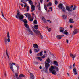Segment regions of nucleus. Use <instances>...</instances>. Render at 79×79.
Wrapping results in <instances>:
<instances>
[{"mask_svg":"<svg viewBox=\"0 0 79 79\" xmlns=\"http://www.w3.org/2000/svg\"><path fill=\"white\" fill-rule=\"evenodd\" d=\"M73 7V5H71L70 7L68 6H66V10L68 11L69 12H71L72 11H73V10L71 9V8H72Z\"/></svg>","mask_w":79,"mask_h":79,"instance_id":"nucleus-1","label":"nucleus"},{"mask_svg":"<svg viewBox=\"0 0 79 79\" xmlns=\"http://www.w3.org/2000/svg\"><path fill=\"white\" fill-rule=\"evenodd\" d=\"M49 70L50 71V73H52V74L54 75H56L57 73L55 71V70H54L53 69H49Z\"/></svg>","mask_w":79,"mask_h":79,"instance_id":"nucleus-2","label":"nucleus"},{"mask_svg":"<svg viewBox=\"0 0 79 79\" xmlns=\"http://www.w3.org/2000/svg\"><path fill=\"white\" fill-rule=\"evenodd\" d=\"M9 65L11 70L12 71L14 72V69H13V65H16V64L13 62H12V63L10 62Z\"/></svg>","mask_w":79,"mask_h":79,"instance_id":"nucleus-3","label":"nucleus"},{"mask_svg":"<svg viewBox=\"0 0 79 79\" xmlns=\"http://www.w3.org/2000/svg\"><path fill=\"white\" fill-rule=\"evenodd\" d=\"M50 69H56V71H58L59 70L58 69V67L56 66H51Z\"/></svg>","mask_w":79,"mask_h":79,"instance_id":"nucleus-4","label":"nucleus"},{"mask_svg":"<svg viewBox=\"0 0 79 79\" xmlns=\"http://www.w3.org/2000/svg\"><path fill=\"white\" fill-rule=\"evenodd\" d=\"M21 15H22V14H21V13L19 11V10H18L17 12V15H16V18L18 19Z\"/></svg>","mask_w":79,"mask_h":79,"instance_id":"nucleus-5","label":"nucleus"},{"mask_svg":"<svg viewBox=\"0 0 79 79\" xmlns=\"http://www.w3.org/2000/svg\"><path fill=\"white\" fill-rule=\"evenodd\" d=\"M79 32V29H75L74 31L73 32V35H75V34H77V33Z\"/></svg>","mask_w":79,"mask_h":79,"instance_id":"nucleus-6","label":"nucleus"},{"mask_svg":"<svg viewBox=\"0 0 79 79\" xmlns=\"http://www.w3.org/2000/svg\"><path fill=\"white\" fill-rule=\"evenodd\" d=\"M26 30H27V32H30V34H29L28 35H30V34H31V35H33L34 34L33 33V32H32L31 30V29L29 28L28 29H25Z\"/></svg>","mask_w":79,"mask_h":79,"instance_id":"nucleus-7","label":"nucleus"},{"mask_svg":"<svg viewBox=\"0 0 79 79\" xmlns=\"http://www.w3.org/2000/svg\"><path fill=\"white\" fill-rule=\"evenodd\" d=\"M35 10V6L34 5H31V12H33L34 10Z\"/></svg>","mask_w":79,"mask_h":79,"instance_id":"nucleus-8","label":"nucleus"},{"mask_svg":"<svg viewBox=\"0 0 79 79\" xmlns=\"http://www.w3.org/2000/svg\"><path fill=\"white\" fill-rule=\"evenodd\" d=\"M70 56L73 59V60H74V58L76 56V55H73L72 54H70Z\"/></svg>","mask_w":79,"mask_h":79,"instance_id":"nucleus-9","label":"nucleus"},{"mask_svg":"<svg viewBox=\"0 0 79 79\" xmlns=\"http://www.w3.org/2000/svg\"><path fill=\"white\" fill-rule=\"evenodd\" d=\"M63 36H64V35L63 36V35H58L56 36V38L58 40H61V38H62V37H63Z\"/></svg>","mask_w":79,"mask_h":79,"instance_id":"nucleus-10","label":"nucleus"},{"mask_svg":"<svg viewBox=\"0 0 79 79\" xmlns=\"http://www.w3.org/2000/svg\"><path fill=\"white\" fill-rule=\"evenodd\" d=\"M7 42H10V35L9 34V32H7Z\"/></svg>","mask_w":79,"mask_h":79,"instance_id":"nucleus-11","label":"nucleus"},{"mask_svg":"<svg viewBox=\"0 0 79 79\" xmlns=\"http://www.w3.org/2000/svg\"><path fill=\"white\" fill-rule=\"evenodd\" d=\"M30 79H34V74H32V73H30Z\"/></svg>","mask_w":79,"mask_h":79,"instance_id":"nucleus-12","label":"nucleus"},{"mask_svg":"<svg viewBox=\"0 0 79 79\" xmlns=\"http://www.w3.org/2000/svg\"><path fill=\"white\" fill-rule=\"evenodd\" d=\"M63 7V4L61 3L59 4L58 6V7L59 9H61Z\"/></svg>","mask_w":79,"mask_h":79,"instance_id":"nucleus-13","label":"nucleus"},{"mask_svg":"<svg viewBox=\"0 0 79 79\" xmlns=\"http://www.w3.org/2000/svg\"><path fill=\"white\" fill-rule=\"evenodd\" d=\"M33 47L35 49L38 48L39 47V46H38V45L36 44H33Z\"/></svg>","mask_w":79,"mask_h":79,"instance_id":"nucleus-14","label":"nucleus"},{"mask_svg":"<svg viewBox=\"0 0 79 79\" xmlns=\"http://www.w3.org/2000/svg\"><path fill=\"white\" fill-rule=\"evenodd\" d=\"M24 25L26 27V28H27V29H30L29 28V25L27 23H25L24 24Z\"/></svg>","mask_w":79,"mask_h":79,"instance_id":"nucleus-15","label":"nucleus"},{"mask_svg":"<svg viewBox=\"0 0 79 79\" xmlns=\"http://www.w3.org/2000/svg\"><path fill=\"white\" fill-rule=\"evenodd\" d=\"M50 64H49V63H46L45 64V67L46 68L48 69V68L50 67Z\"/></svg>","mask_w":79,"mask_h":79,"instance_id":"nucleus-16","label":"nucleus"},{"mask_svg":"<svg viewBox=\"0 0 79 79\" xmlns=\"http://www.w3.org/2000/svg\"><path fill=\"white\" fill-rule=\"evenodd\" d=\"M24 15H25V16H26L27 18H30V14H29V13L25 14Z\"/></svg>","mask_w":79,"mask_h":79,"instance_id":"nucleus-17","label":"nucleus"},{"mask_svg":"<svg viewBox=\"0 0 79 79\" xmlns=\"http://www.w3.org/2000/svg\"><path fill=\"white\" fill-rule=\"evenodd\" d=\"M43 52V51H41V52L40 53H39L37 54V56H42L43 55V54H42Z\"/></svg>","mask_w":79,"mask_h":79,"instance_id":"nucleus-18","label":"nucleus"},{"mask_svg":"<svg viewBox=\"0 0 79 79\" xmlns=\"http://www.w3.org/2000/svg\"><path fill=\"white\" fill-rule=\"evenodd\" d=\"M53 64L55 66H58V62L56 61H55V60L54 61Z\"/></svg>","mask_w":79,"mask_h":79,"instance_id":"nucleus-19","label":"nucleus"},{"mask_svg":"<svg viewBox=\"0 0 79 79\" xmlns=\"http://www.w3.org/2000/svg\"><path fill=\"white\" fill-rule=\"evenodd\" d=\"M61 9L63 12H64V13L66 12V9L64 6H63V7L62 8H61Z\"/></svg>","mask_w":79,"mask_h":79,"instance_id":"nucleus-20","label":"nucleus"},{"mask_svg":"<svg viewBox=\"0 0 79 79\" xmlns=\"http://www.w3.org/2000/svg\"><path fill=\"white\" fill-rule=\"evenodd\" d=\"M64 31V29L62 27H60V32H63Z\"/></svg>","mask_w":79,"mask_h":79,"instance_id":"nucleus-21","label":"nucleus"},{"mask_svg":"<svg viewBox=\"0 0 79 79\" xmlns=\"http://www.w3.org/2000/svg\"><path fill=\"white\" fill-rule=\"evenodd\" d=\"M19 19L20 20H22V19H23L24 18V16L23 15H20L19 17Z\"/></svg>","mask_w":79,"mask_h":79,"instance_id":"nucleus-22","label":"nucleus"},{"mask_svg":"<svg viewBox=\"0 0 79 79\" xmlns=\"http://www.w3.org/2000/svg\"><path fill=\"white\" fill-rule=\"evenodd\" d=\"M42 21L44 22L45 23H47V21H46V19H45V18L44 17H42Z\"/></svg>","mask_w":79,"mask_h":79,"instance_id":"nucleus-23","label":"nucleus"},{"mask_svg":"<svg viewBox=\"0 0 79 79\" xmlns=\"http://www.w3.org/2000/svg\"><path fill=\"white\" fill-rule=\"evenodd\" d=\"M34 28L35 29H39V27L38 26V25H35L34 26Z\"/></svg>","mask_w":79,"mask_h":79,"instance_id":"nucleus-24","label":"nucleus"},{"mask_svg":"<svg viewBox=\"0 0 79 79\" xmlns=\"http://www.w3.org/2000/svg\"><path fill=\"white\" fill-rule=\"evenodd\" d=\"M37 7L38 10H41L40 6V3L39 2H38V4L37 5Z\"/></svg>","mask_w":79,"mask_h":79,"instance_id":"nucleus-25","label":"nucleus"},{"mask_svg":"<svg viewBox=\"0 0 79 79\" xmlns=\"http://www.w3.org/2000/svg\"><path fill=\"white\" fill-rule=\"evenodd\" d=\"M46 62H47V63H50V62H51V60H50V59L49 58H48L46 59Z\"/></svg>","mask_w":79,"mask_h":79,"instance_id":"nucleus-26","label":"nucleus"},{"mask_svg":"<svg viewBox=\"0 0 79 79\" xmlns=\"http://www.w3.org/2000/svg\"><path fill=\"white\" fill-rule=\"evenodd\" d=\"M69 22H70V23H74V22L73 21V19L71 18L69 20Z\"/></svg>","mask_w":79,"mask_h":79,"instance_id":"nucleus-27","label":"nucleus"},{"mask_svg":"<svg viewBox=\"0 0 79 79\" xmlns=\"http://www.w3.org/2000/svg\"><path fill=\"white\" fill-rule=\"evenodd\" d=\"M40 35V39H43V36H42V34L40 33V32L39 34H38V35Z\"/></svg>","mask_w":79,"mask_h":79,"instance_id":"nucleus-28","label":"nucleus"},{"mask_svg":"<svg viewBox=\"0 0 79 79\" xmlns=\"http://www.w3.org/2000/svg\"><path fill=\"white\" fill-rule=\"evenodd\" d=\"M62 17L64 19H66V18L67 17V16H66L65 15H62Z\"/></svg>","mask_w":79,"mask_h":79,"instance_id":"nucleus-29","label":"nucleus"},{"mask_svg":"<svg viewBox=\"0 0 79 79\" xmlns=\"http://www.w3.org/2000/svg\"><path fill=\"white\" fill-rule=\"evenodd\" d=\"M40 49H34V51L35 52H37V53H38V52H39V50H40Z\"/></svg>","mask_w":79,"mask_h":79,"instance_id":"nucleus-30","label":"nucleus"},{"mask_svg":"<svg viewBox=\"0 0 79 79\" xmlns=\"http://www.w3.org/2000/svg\"><path fill=\"white\" fill-rule=\"evenodd\" d=\"M52 3L51 2H49L48 3V4H47L46 6L48 7V6H52Z\"/></svg>","mask_w":79,"mask_h":79,"instance_id":"nucleus-31","label":"nucleus"},{"mask_svg":"<svg viewBox=\"0 0 79 79\" xmlns=\"http://www.w3.org/2000/svg\"><path fill=\"white\" fill-rule=\"evenodd\" d=\"M34 32H35V33L36 34H39V32H40L39 31L35 30H34Z\"/></svg>","mask_w":79,"mask_h":79,"instance_id":"nucleus-32","label":"nucleus"},{"mask_svg":"<svg viewBox=\"0 0 79 79\" xmlns=\"http://www.w3.org/2000/svg\"><path fill=\"white\" fill-rule=\"evenodd\" d=\"M23 21L24 23V24H27V21L25 19H24V20H23Z\"/></svg>","mask_w":79,"mask_h":79,"instance_id":"nucleus-33","label":"nucleus"},{"mask_svg":"<svg viewBox=\"0 0 79 79\" xmlns=\"http://www.w3.org/2000/svg\"><path fill=\"white\" fill-rule=\"evenodd\" d=\"M6 53L7 55V56L8 57V59H10V57H9V55H8V51H7V50H6Z\"/></svg>","mask_w":79,"mask_h":79,"instance_id":"nucleus-34","label":"nucleus"},{"mask_svg":"<svg viewBox=\"0 0 79 79\" xmlns=\"http://www.w3.org/2000/svg\"><path fill=\"white\" fill-rule=\"evenodd\" d=\"M25 76L24 75V74H20L19 76V77H20V78L22 77H24Z\"/></svg>","mask_w":79,"mask_h":79,"instance_id":"nucleus-35","label":"nucleus"},{"mask_svg":"<svg viewBox=\"0 0 79 79\" xmlns=\"http://www.w3.org/2000/svg\"><path fill=\"white\" fill-rule=\"evenodd\" d=\"M44 8L45 10L46 11H47V6L45 5V3H44Z\"/></svg>","mask_w":79,"mask_h":79,"instance_id":"nucleus-36","label":"nucleus"},{"mask_svg":"<svg viewBox=\"0 0 79 79\" xmlns=\"http://www.w3.org/2000/svg\"><path fill=\"white\" fill-rule=\"evenodd\" d=\"M33 23L35 24H37V21L36 20H35Z\"/></svg>","mask_w":79,"mask_h":79,"instance_id":"nucleus-37","label":"nucleus"},{"mask_svg":"<svg viewBox=\"0 0 79 79\" xmlns=\"http://www.w3.org/2000/svg\"><path fill=\"white\" fill-rule=\"evenodd\" d=\"M29 3H30V5H32L33 4V3L32 2V1L31 0H30L29 2Z\"/></svg>","mask_w":79,"mask_h":79,"instance_id":"nucleus-38","label":"nucleus"},{"mask_svg":"<svg viewBox=\"0 0 79 79\" xmlns=\"http://www.w3.org/2000/svg\"><path fill=\"white\" fill-rule=\"evenodd\" d=\"M4 43L5 44H6H6H7V39H5L4 40Z\"/></svg>","mask_w":79,"mask_h":79,"instance_id":"nucleus-39","label":"nucleus"},{"mask_svg":"<svg viewBox=\"0 0 79 79\" xmlns=\"http://www.w3.org/2000/svg\"><path fill=\"white\" fill-rule=\"evenodd\" d=\"M64 34H66V35H68V32H67V30H65V31L64 32Z\"/></svg>","mask_w":79,"mask_h":79,"instance_id":"nucleus-40","label":"nucleus"},{"mask_svg":"<svg viewBox=\"0 0 79 79\" xmlns=\"http://www.w3.org/2000/svg\"><path fill=\"white\" fill-rule=\"evenodd\" d=\"M28 19L30 21H32L34 20V19L32 18H31L30 19H29V18H28Z\"/></svg>","mask_w":79,"mask_h":79,"instance_id":"nucleus-41","label":"nucleus"},{"mask_svg":"<svg viewBox=\"0 0 79 79\" xmlns=\"http://www.w3.org/2000/svg\"><path fill=\"white\" fill-rule=\"evenodd\" d=\"M27 11H29V6H27Z\"/></svg>","mask_w":79,"mask_h":79,"instance_id":"nucleus-42","label":"nucleus"},{"mask_svg":"<svg viewBox=\"0 0 79 79\" xmlns=\"http://www.w3.org/2000/svg\"><path fill=\"white\" fill-rule=\"evenodd\" d=\"M55 5H57L58 4V1L56 0H55Z\"/></svg>","mask_w":79,"mask_h":79,"instance_id":"nucleus-43","label":"nucleus"},{"mask_svg":"<svg viewBox=\"0 0 79 79\" xmlns=\"http://www.w3.org/2000/svg\"><path fill=\"white\" fill-rule=\"evenodd\" d=\"M42 58H45V54H44L43 56L42 57Z\"/></svg>","mask_w":79,"mask_h":79,"instance_id":"nucleus-44","label":"nucleus"},{"mask_svg":"<svg viewBox=\"0 0 79 79\" xmlns=\"http://www.w3.org/2000/svg\"><path fill=\"white\" fill-rule=\"evenodd\" d=\"M38 58L39 61H42V58H40V57H38Z\"/></svg>","mask_w":79,"mask_h":79,"instance_id":"nucleus-45","label":"nucleus"},{"mask_svg":"<svg viewBox=\"0 0 79 79\" xmlns=\"http://www.w3.org/2000/svg\"><path fill=\"white\" fill-rule=\"evenodd\" d=\"M76 6L74 5L73 10H76Z\"/></svg>","mask_w":79,"mask_h":79,"instance_id":"nucleus-46","label":"nucleus"},{"mask_svg":"<svg viewBox=\"0 0 79 79\" xmlns=\"http://www.w3.org/2000/svg\"><path fill=\"white\" fill-rule=\"evenodd\" d=\"M23 3H24L25 5L24 6V8H26V6H27V5L26 4V3L25 2H23Z\"/></svg>","mask_w":79,"mask_h":79,"instance_id":"nucleus-47","label":"nucleus"},{"mask_svg":"<svg viewBox=\"0 0 79 79\" xmlns=\"http://www.w3.org/2000/svg\"><path fill=\"white\" fill-rule=\"evenodd\" d=\"M73 71L74 73H76V68L73 69Z\"/></svg>","mask_w":79,"mask_h":79,"instance_id":"nucleus-48","label":"nucleus"},{"mask_svg":"<svg viewBox=\"0 0 79 79\" xmlns=\"http://www.w3.org/2000/svg\"><path fill=\"white\" fill-rule=\"evenodd\" d=\"M15 74L16 77H18V73H15Z\"/></svg>","mask_w":79,"mask_h":79,"instance_id":"nucleus-49","label":"nucleus"},{"mask_svg":"<svg viewBox=\"0 0 79 79\" xmlns=\"http://www.w3.org/2000/svg\"><path fill=\"white\" fill-rule=\"evenodd\" d=\"M30 54H32V49H30L29 51Z\"/></svg>","mask_w":79,"mask_h":79,"instance_id":"nucleus-50","label":"nucleus"},{"mask_svg":"<svg viewBox=\"0 0 79 79\" xmlns=\"http://www.w3.org/2000/svg\"><path fill=\"white\" fill-rule=\"evenodd\" d=\"M48 69L47 68H46V69H45V73H48V71H47V69Z\"/></svg>","mask_w":79,"mask_h":79,"instance_id":"nucleus-51","label":"nucleus"},{"mask_svg":"<svg viewBox=\"0 0 79 79\" xmlns=\"http://www.w3.org/2000/svg\"><path fill=\"white\" fill-rule=\"evenodd\" d=\"M48 32H50L51 31V28H49V29H48Z\"/></svg>","mask_w":79,"mask_h":79,"instance_id":"nucleus-52","label":"nucleus"},{"mask_svg":"<svg viewBox=\"0 0 79 79\" xmlns=\"http://www.w3.org/2000/svg\"><path fill=\"white\" fill-rule=\"evenodd\" d=\"M1 13L2 14V16L4 18V15H3V12H1Z\"/></svg>","mask_w":79,"mask_h":79,"instance_id":"nucleus-53","label":"nucleus"},{"mask_svg":"<svg viewBox=\"0 0 79 79\" xmlns=\"http://www.w3.org/2000/svg\"><path fill=\"white\" fill-rule=\"evenodd\" d=\"M1 13L2 14V16L4 18V15H3V12H1Z\"/></svg>","mask_w":79,"mask_h":79,"instance_id":"nucleus-54","label":"nucleus"},{"mask_svg":"<svg viewBox=\"0 0 79 79\" xmlns=\"http://www.w3.org/2000/svg\"><path fill=\"white\" fill-rule=\"evenodd\" d=\"M69 69H72V66L71 65H70L69 66Z\"/></svg>","mask_w":79,"mask_h":79,"instance_id":"nucleus-55","label":"nucleus"},{"mask_svg":"<svg viewBox=\"0 0 79 79\" xmlns=\"http://www.w3.org/2000/svg\"><path fill=\"white\" fill-rule=\"evenodd\" d=\"M49 9H51V11H52V10H53V9L52 8V7H50Z\"/></svg>","mask_w":79,"mask_h":79,"instance_id":"nucleus-56","label":"nucleus"},{"mask_svg":"<svg viewBox=\"0 0 79 79\" xmlns=\"http://www.w3.org/2000/svg\"><path fill=\"white\" fill-rule=\"evenodd\" d=\"M16 67H17V70H18V69L19 68V67L18 65H17V66H16Z\"/></svg>","mask_w":79,"mask_h":79,"instance_id":"nucleus-57","label":"nucleus"},{"mask_svg":"<svg viewBox=\"0 0 79 79\" xmlns=\"http://www.w3.org/2000/svg\"><path fill=\"white\" fill-rule=\"evenodd\" d=\"M39 68H40V69H42V66H40L39 67Z\"/></svg>","mask_w":79,"mask_h":79,"instance_id":"nucleus-58","label":"nucleus"},{"mask_svg":"<svg viewBox=\"0 0 79 79\" xmlns=\"http://www.w3.org/2000/svg\"><path fill=\"white\" fill-rule=\"evenodd\" d=\"M42 1H43V0H40V2H41V3H42Z\"/></svg>","mask_w":79,"mask_h":79,"instance_id":"nucleus-59","label":"nucleus"},{"mask_svg":"<svg viewBox=\"0 0 79 79\" xmlns=\"http://www.w3.org/2000/svg\"><path fill=\"white\" fill-rule=\"evenodd\" d=\"M21 6L22 7H23V6H24V5H23V4H21Z\"/></svg>","mask_w":79,"mask_h":79,"instance_id":"nucleus-60","label":"nucleus"},{"mask_svg":"<svg viewBox=\"0 0 79 79\" xmlns=\"http://www.w3.org/2000/svg\"><path fill=\"white\" fill-rule=\"evenodd\" d=\"M66 43L68 44V40H66Z\"/></svg>","mask_w":79,"mask_h":79,"instance_id":"nucleus-61","label":"nucleus"},{"mask_svg":"<svg viewBox=\"0 0 79 79\" xmlns=\"http://www.w3.org/2000/svg\"><path fill=\"white\" fill-rule=\"evenodd\" d=\"M70 27L71 28H73V26L71 25V26H70Z\"/></svg>","mask_w":79,"mask_h":79,"instance_id":"nucleus-62","label":"nucleus"},{"mask_svg":"<svg viewBox=\"0 0 79 79\" xmlns=\"http://www.w3.org/2000/svg\"><path fill=\"white\" fill-rule=\"evenodd\" d=\"M5 76H6V73H4Z\"/></svg>","mask_w":79,"mask_h":79,"instance_id":"nucleus-63","label":"nucleus"},{"mask_svg":"<svg viewBox=\"0 0 79 79\" xmlns=\"http://www.w3.org/2000/svg\"><path fill=\"white\" fill-rule=\"evenodd\" d=\"M74 66H75V63L73 64V68H74Z\"/></svg>","mask_w":79,"mask_h":79,"instance_id":"nucleus-64","label":"nucleus"}]
</instances>
